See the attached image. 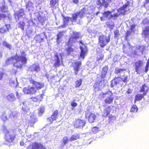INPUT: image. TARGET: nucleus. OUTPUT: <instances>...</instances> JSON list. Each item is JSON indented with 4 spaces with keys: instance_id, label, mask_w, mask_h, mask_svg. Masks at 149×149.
I'll list each match as a JSON object with an SVG mask.
<instances>
[{
    "instance_id": "obj_1",
    "label": "nucleus",
    "mask_w": 149,
    "mask_h": 149,
    "mask_svg": "<svg viewBox=\"0 0 149 149\" xmlns=\"http://www.w3.org/2000/svg\"><path fill=\"white\" fill-rule=\"evenodd\" d=\"M21 56L16 53L14 56L8 58L5 61L7 65H12L16 68L21 69L23 65L26 63L27 58L24 51L20 52Z\"/></svg>"
},
{
    "instance_id": "obj_2",
    "label": "nucleus",
    "mask_w": 149,
    "mask_h": 149,
    "mask_svg": "<svg viewBox=\"0 0 149 149\" xmlns=\"http://www.w3.org/2000/svg\"><path fill=\"white\" fill-rule=\"evenodd\" d=\"M28 79L30 83L33 86L24 88L23 91L25 93L30 95H35L37 90H40L45 87V84L43 82L36 81L32 77H29Z\"/></svg>"
},
{
    "instance_id": "obj_3",
    "label": "nucleus",
    "mask_w": 149,
    "mask_h": 149,
    "mask_svg": "<svg viewBox=\"0 0 149 149\" xmlns=\"http://www.w3.org/2000/svg\"><path fill=\"white\" fill-rule=\"evenodd\" d=\"M0 10L3 13H0V21L4 20L6 17H7L9 20L11 19L10 14L8 12V8L6 5V1L4 0H3L1 2H0Z\"/></svg>"
},
{
    "instance_id": "obj_4",
    "label": "nucleus",
    "mask_w": 149,
    "mask_h": 149,
    "mask_svg": "<svg viewBox=\"0 0 149 149\" xmlns=\"http://www.w3.org/2000/svg\"><path fill=\"white\" fill-rule=\"evenodd\" d=\"M16 137V134L13 130H6L4 131V139L6 142L8 143L13 142Z\"/></svg>"
},
{
    "instance_id": "obj_5",
    "label": "nucleus",
    "mask_w": 149,
    "mask_h": 149,
    "mask_svg": "<svg viewBox=\"0 0 149 149\" xmlns=\"http://www.w3.org/2000/svg\"><path fill=\"white\" fill-rule=\"evenodd\" d=\"M113 93L111 91H107L105 93H102L99 95L98 99H101L107 97L104 100L105 104H111L113 103L114 97L113 96Z\"/></svg>"
},
{
    "instance_id": "obj_6",
    "label": "nucleus",
    "mask_w": 149,
    "mask_h": 149,
    "mask_svg": "<svg viewBox=\"0 0 149 149\" xmlns=\"http://www.w3.org/2000/svg\"><path fill=\"white\" fill-rule=\"evenodd\" d=\"M110 40V35H101L99 36L98 44L101 48L104 47Z\"/></svg>"
},
{
    "instance_id": "obj_7",
    "label": "nucleus",
    "mask_w": 149,
    "mask_h": 149,
    "mask_svg": "<svg viewBox=\"0 0 149 149\" xmlns=\"http://www.w3.org/2000/svg\"><path fill=\"white\" fill-rule=\"evenodd\" d=\"M81 33L78 32H73L67 42V45H72L77 41L78 39L81 38Z\"/></svg>"
},
{
    "instance_id": "obj_8",
    "label": "nucleus",
    "mask_w": 149,
    "mask_h": 149,
    "mask_svg": "<svg viewBox=\"0 0 149 149\" xmlns=\"http://www.w3.org/2000/svg\"><path fill=\"white\" fill-rule=\"evenodd\" d=\"M81 11H78L72 14L71 19L72 22H76L77 21L78 16L80 18H82L85 12L88 11V10L85 8H83L81 9Z\"/></svg>"
},
{
    "instance_id": "obj_9",
    "label": "nucleus",
    "mask_w": 149,
    "mask_h": 149,
    "mask_svg": "<svg viewBox=\"0 0 149 149\" xmlns=\"http://www.w3.org/2000/svg\"><path fill=\"white\" fill-rule=\"evenodd\" d=\"M79 42L83 46H79L80 52L79 58V59L81 58L83 59L87 54L88 51L87 47L85 44L82 42V41H79Z\"/></svg>"
},
{
    "instance_id": "obj_10",
    "label": "nucleus",
    "mask_w": 149,
    "mask_h": 149,
    "mask_svg": "<svg viewBox=\"0 0 149 149\" xmlns=\"http://www.w3.org/2000/svg\"><path fill=\"white\" fill-rule=\"evenodd\" d=\"M97 0L96 2V5L99 6L98 8L104 7L105 8H107L109 4L112 2V0Z\"/></svg>"
},
{
    "instance_id": "obj_11",
    "label": "nucleus",
    "mask_w": 149,
    "mask_h": 149,
    "mask_svg": "<svg viewBox=\"0 0 149 149\" xmlns=\"http://www.w3.org/2000/svg\"><path fill=\"white\" fill-rule=\"evenodd\" d=\"M74 127L76 128H79L83 127L86 124L85 120L80 119H76L73 122Z\"/></svg>"
},
{
    "instance_id": "obj_12",
    "label": "nucleus",
    "mask_w": 149,
    "mask_h": 149,
    "mask_svg": "<svg viewBox=\"0 0 149 149\" xmlns=\"http://www.w3.org/2000/svg\"><path fill=\"white\" fill-rule=\"evenodd\" d=\"M27 149H46L41 144L37 142H34L29 145Z\"/></svg>"
},
{
    "instance_id": "obj_13",
    "label": "nucleus",
    "mask_w": 149,
    "mask_h": 149,
    "mask_svg": "<svg viewBox=\"0 0 149 149\" xmlns=\"http://www.w3.org/2000/svg\"><path fill=\"white\" fill-rule=\"evenodd\" d=\"M81 61L76 62L72 64V66L75 75H77L78 74V72L81 69Z\"/></svg>"
},
{
    "instance_id": "obj_14",
    "label": "nucleus",
    "mask_w": 149,
    "mask_h": 149,
    "mask_svg": "<svg viewBox=\"0 0 149 149\" xmlns=\"http://www.w3.org/2000/svg\"><path fill=\"white\" fill-rule=\"evenodd\" d=\"M114 106L111 105L108 106L102 112V116L103 117H106L110 114V112L114 108Z\"/></svg>"
},
{
    "instance_id": "obj_15",
    "label": "nucleus",
    "mask_w": 149,
    "mask_h": 149,
    "mask_svg": "<svg viewBox=\"0 0 149 149\" xmlns=\"http://www.w3.org/2000/svg\"><path fill=\"white\" fill-rule=\"evenodd\" d=\"M59 111L58 110H55L51 116L47 118V120L51 123H52L53 121L56 120Z\"/></svg>"
},
{
    "instance_id": "obj_16",
    "label": "nucleus",
    "mask_w": 149,
    "mask_h": 149,
    "mask_svg": "<svg viewBox=\"0 0 149 149\" xmlns=\"http://www.w3.org/2000/svg\"><path fill=\"white\" fill-rule=\"evenodd\" d=\"M104 81V80H101L99 81H96L93 85V90L95 92L97 91L100 90L101 88L100 87L102 86H103L104 84H101L102 81Z\"/></svg>"
},
{
    "instance_id": "obj_17",
    "label": "nucleus",
    "mask_w": 149,
    "mask_h": 149,
    "mask_svg": "<svg viewBox=\"0 0 149 149\" xmlns=\"http://www.w3.org/2000/svg\"><path fill=\"white\" fill-rule=\"evenodd\" d=\"M122 80V78L120 77H115L111 81V87L113 88L114 86L119 84Z\"/></svg>"
},
{
    "instance_id": "obj_18",
    "label": "nucleus",
    "mask_w": 149,
    "mask_h": 149,
    "mask_svg": "<svg viewBox=\"0 0 149 149\" xmlns=\"http://www.w3.org/2000/svg\"><path fill=\"white\" fill-rule=\"evenodd\" d=\"M149 91V87L146 84H143L140 88L139 92L143 93L145 96L146 95Z\"/></svg>"
},
{
    "instance_id": "obj_19",
    "label": "nucleus",
    "mask_w": 149,
    "mask_h": 149,
    "mask_svg": "<svg viewBox=\"0 0 149 149\" xmlns=\"http://www.w3.org/2000/svg\"><path fill=\"white\" fill-rule=\"evenodd\" d=\"M24 15V10L22 8L19 9L14 13L15 18L17 19H19L20 17H22Z\"/></svg>"
},
{
    "instance_id": "obj_20",
    "label": "nucleus",
    "mask_w": 149,
    "mask_h": 149,
    "mask_svg": "<svg viewBox=\"0 0 149 149\" xmlns=\"http://www.w3.org/2000/svg\"><path fill=\"white\" fill-rule=\"evenodd\" d=\"M111 13V12L107 10L104 11L102 13V16L100 17L101 21H104L105 20V18H107L108 19L109 16Z\"/></svg>"
},
{
    "instance_id": "obj_21",
    "label": "nucleus",
    "mask_w": 149,
    "mask_h": 149,
    "mask_svg": "<svg viewBox=\"0 0 149 149\" xmlns=\"http://www.w3.org/2000/svg\"><path fill=\"white\" fill-rule=\"evenodd\" d=\"M44 96V94L42 93L37 95L35 97H31V99L33 102H40L43 99Z\"/></svg>"
},
{
    "instance_id": "obj_22",
    "label": "nucleus",
    "mask_w": 149,
    "mask_h": 149,
    "mask_svg": "<svg viewBox=\"0 0 149 149\" xmlns=\"http://www.w3.org/2000/svg\"><path fill=\"white\" fill-rule=\"evenodd\" d=\"M96 116L94 113H91L88 116V120L90 123H92L94 122L96 119Z\"/></svg>"
},
{
    "instance_id": "obj_23",
    "label": "nucleus",
    "mask_w": 149,
    "mask_h": 149,
    "mask_svg": "<svg viewBox=\"0 0 149 149\" xmlns=\"http://www.w3.org/2000/svg\"><path fill=\"white\" fill-rule=\"evenodd\" d=\"M59 0H50V7L56 8L58 6Z\"/></svg>"
},
{
    "instance_id": "obj_24",
    "label": "nucleus",
    "mask_w": 149,
    "mask_h": 149,
    "mask_svg": "<svg viewBox=\"0 0 149 149\" xmlns=\"http://www.w3.org/2000/svg\"><path fill=\"white\" fill-rule=\"evenodd\" d=\"M55 57L56 58V59L55 60V62L53 66L55 68L59 67L61 65L60 60L59 58L58 54H56L54 55Z\"/></svg>"
},
{
    "instance_id": "obj_25",
    "label": "nucleus",
    "mask_w": 149,
    "mask_h": 149,
    "mask_svg": "<svg viewBox=\"0 0 149 149\" xmlns=\"http://www.w3.org/2000/svg\"><path fill=\"white\" fill-rule=\"evenodd\" d=\"M145 95L143 94H137L135 97V99L134 101V103H136L137 101H140L143 98H144Z\"/></svg>"
},
{
    "instance_id": "obj_26",
    "label": "nucleus",
    "mask_w": 149,
    "mask_h": 149,
    "mask_svg": "<svg viewBox=\"0 0 149 149\" xmlns=\"http://www.w3.org/2000/svg\"><path fill=\"white\" fill-rule=\"evenodd\" d=\"M7 100L10 102L14 101L16 99L14 94L13 93H10L6 97Z\"/></svg>"
},
{
    "instance_id": "obj_27",
    "label": "nucleus",
    "mask_w": 149,
    "mask_h": 149,
    "mask_svg": "<svg viewBox=\"0 0 149 149\" xmlns=\"http://www.w3.org/2000/svg\"><path fill=\"white\" fill-rule=\"evenodd\" d=\"M135 71L138 73L139 71V69L141 65V60H139L135 62Z\"/></svg>"
},
{
    "instance_id": "obj_28",
    "label": "nucleus",
    "mask_w": 149,
    "mask_h": 149,
    "mask_svg": "<svg viewBox=\"0 0 149 149\" xmlns=\"http://www.w3.org/2000/svg\"><path fill=\"white\" fill-rule=\"evenodd\" d=\"M32 71H35L36 72H39L40 70V66L38 65H36V64H33L31 66Z\"/></svg>"
},
{
    "instance_id": "obj_29",
    "label": "nucleus",
    "mask_w": 149,
    "mask_h": 149,
    "mask_svg": "<svg viewBox=\"0 0 149 149\" xmlns=\"http://www.w3.org/2000/svg\"><path fill=\"white\" fill-rule=\"evenodd\" d=\"M144 36L147 38L149 35V25L146 26L142 31V33Z\"/></svg>"
},
{
    "instance_id": "obj_30",
    "label": "nucleus",
    "mask_w": 149,
    "mask_h": 149,
    "mask_svg": "<svg viewBox=\"0 0 149 149\" xmlns=\"http://www.w3.org/2000/svg\"><path fill=\"white\" fill-rule=\"evenodd\" d=\"M80 135L78 133H76L72 135L69 139V141H72L79 139Z\"/></svg>"
},
{
    "instance_id": "obj_31",
    "label": "nucleus",
    "mask_w": 149,
    "mask_h": 149,
    "mask_svg": "<svg viewBox=\"0 0 149 149\" xmlns=\"http://www.w3.org/2000/svg\"><path fill=\"white\" fill-rule=\"evenodd\" d=\"M65 50L66 52L67 55L69 56L74 52V48H72L71 46H69L66 48Z\"/></svg>"
},
{
    "instance_id": "obj_32",
    "label": "nucleus",
    "mask_w": 149,
    "mask_h": 149,
    "mask_svg": "<svg viewBox=\"0 0 149 149\" xmlns=\"http://www.w3.org/2000/svg\"><path fill=\"white\" fill-rule=\"evenodd\" d=\"M44 39L40 35H37L35 37L36 41L38 43H40L43 42Z\"/></svg>"
},
{
    "instance_id": "obj_33",
    "label": "nucleus",
    "mask_w": 149,
    "mask_h": 149,
    "mask_svg": "<svg viewBox=\"0 0 149 149\" xmlns=\"http://www.w3.org/2000/svg\"><path fill=\"white\" fill-rule=\"evenodd\" d=\"M5 26L6 29L4 27H2L0 29V33H3L6 32V31H8L10 28V26L8 24H6Z\"/></svg>"
},
{
    "instance_id": "obj_34",
    "label": "nucleus",
    "mask_w": 149,
    "mask_h": 149,
    "mask_svg": "<svg viewBox=\"0 0 149 149\" xmlns=\"http://www.w3.org/2000/svg\"><path fill=\"white\" fill-rule=\"evenodd\" d=\"M61 16L63 18V21L64 24L67 23L69 22L70 19H72V18H71L69 17H65L63 14H62Z\"/></svg>"
},
{
    "instance_id": "obj_35",
    "label": "nucleus",
    "mask_w": 149,
    "mask_h": 149,
    "mask_svg": "<svg viewBox=\"0 0 149 149\" xmlns=\"http://www.w3.org/2000/svg\"><path fill=\"white\" fill-rule=\"evenodd\" d=\"M82 79H79L78 80H77L75 82V88H78L82 84Z\"/></svg>"
},
{
    "instance_id": "obj_36",
    "label": "nucleus",
    "mask_w": 149,
    "mask_h": 149,
    "mask_svg": "<svg viewBox=\"0 0 149 149\" xmlns=\"http://www.w3.org/2000/svg\"><path fill=\"white\" fill-rule=\"evenodd\" d=\"M126 70L125 69H122L117 68L115 69V73L116 74H119L122 73L123 72Z\"/></svg>"
},
{
    "instance_id": "obj_37",
    "label": "nucleus",
    "mask_w": 149,
    "mask_h": 149,
    "mask_svg": "<svg viewBox=\"0 0 149 149\" xmlns=\"http://www.w3.org/2000/svg\"><path fill=\"white\" fill-rule=\"evenodd\" d=\"M130 4L129 1H127L125 4L123 5L122 7L120 8V10L121 11H125V9L127 8V7Z\"/></svg>"
},
{
    "instance_id": "obj_38",
    "label": "nucleus",
    "mask_w": 149,
    "mask_h": 149,
    "mask_svg": "<svg viewBox=\"0 0 149 149\" xmlns=\"http://www.w3.org/2000/svg\"><path fill=\"white\" fill-rule=\"evenodd\" d=\"M33 3L30 1H28L26 3V9H28V11L30 10V8L32 7Z\"/></svg>"
},
{
    "instance_id": "obj_39",
    "label": "nucleus",
    "mask_w": 149,
    "mask_h": 149,
    "mask_svg": "<svg viewBox=\"0 0 149 149\" xmlns=\"http://www.w3.org/2000/svg\"><path fill=\"white\" fill-rule=\"evenodd\" d=\"M69 139L67 136H65L63 137V143L61 144V146H65L69 142Z\"/></svg>"
},
{
    "instance_id": "obj_40",
    "label": "nucleus",
    "mask_w": 149,
    "mask_h": 149,
    "mask_svg": "<svg viewBox=\"0 0 149 149\" xmlns=\"http://www.w3.org/2000/svg\"><path fill=\"white\" fill-rule=\"evenodd\" d=\"M118 16L119 15L118 13H115L113 15H112L111 14L109 16L108 19L110 20L111 19H116L118 17Z\"/></svg>"
},
{
    "instance_id": "obj_41",
    "label": "nucleus",
    "mask_w": 149,
    "mask_h": 149,
    "mask_svg": "<svg viewBox=\"0 0 149 149\" xmlns=\"http://www.w3.org/2000/svg\"><path fill=\"white\" fill-rule=\"evenodd\" d=\"M108 122L109 123L113 122L116 119V116L112 115H110L108 116Z\"/></svg>"
},
{
    "instance_id": "obj_42",
    "label": "nucleus",
    "mask_w": 149,
    "mask_h": 149,
    "mask_svg": "<svg viewBox=\"0 0 149 149\" xmlns=\"http://www.w3.org/2000/svg\"><path fill=\"white\" fill-rule=\"evenodd\" d=\"M2 45L3 47H6L9 49H10L11 48V45L8 43L6 41H3L2 42Z\"/></svg>"
},
{
    "instance_id": "obj_43",
    "label": "nucleus",
    "mask_w": 149,
    "mask_h": 149,
    "mask_svg": "<svg viewBox=\"0 0 149 149\" xmlns=\"http://www.w3.org/2000/svg\"><path fill=\"white\" fill-rule=\"evenodd\" d=\"M138 110V108L136 105L134 104L132 107L130 111L132 112H136Z\"/></svg>"
},
{
    "instance_id": "obj_44",
    "label": "nucleus",
    "mask_w": 149,
    "mask_h": 149,
    "mask_svg": "<svg viewBox=\"0 0 149 149\" xmlns=\"http://www.w3.org/2000/svg\"><path fill=\"white\" fill-rule=\"evenodd\" d=\"M6 75V74L4 72V70L2 69H1L0 70V80H1L4 76Z\"/></svg>"
},
{
    "instance_id": "obj_45",
    "label": "nucleus",
    "mask_w": 149,
    "mask_h": 149,
    "mask_svg": "<svg viewBox=\"0 0 149 149\" xmlns=\"http://www.w3.org/2000/svg\"><path fill=\"white\" fill-rule=\"evenodd\" d=\"M18 27L21 29L22 30H24V27L25 25V23L23 22H20L18 23Z\"/></svg>"
},
{
    "instance_id": "obj_46",
    "label": "nucleus",
    "mask_w": 149,
    "mask_h": 149,
    "mask_svg": "<svg viewBox=\"0 0 149 149\" xmlns=\"http://www.w3.org/2000/svg\"><path fill=\"white\" fill-rule=\"evenodd\" d=\"M17 113L16 111H12L10 114L9 117L11 118H14L17 116Z\"/></svg>"
},
{
    "instance_id": "obj_47",
    "label": "nucleus",
    "mask_w": 149,
    "mask_h": 149,
    "mask_svg": "<svg viewBox=\"0 0 149 149\" xmlns=\"http://www.w3.org/2000/svg\"><path fill=\"white\" fill-rule=\"evenodd\" d=\"M1 120L5 122L8 120L7 116L5 113H3L1 117Z\"/></svg>"
},
{
    "instance_id": "obj_48",
    "label": "nucleus",
    "mask_w": 149,
    "mask_h": 149,
    "mask_svg": "<svg viewBox=\"0 0 149 149\" xmlns=\"http://www.w3.org/2000/svg\"><path fill=\"white\" fill-rule=\"evenodd\" d=\"M108 70V67L107 65H105L103 67L101 72L107 74Z\"/></svg>"
},
{
    "instance_id": "obj_49",
    "label": "nucleus",
    "mask_w": 149,
    "mask_h": 149,
    "mask_svg": "<svg viewBox=\"0 0 149 149\" xmlns=\"http://www.w3.org/2000/svg\"><path fill=\"white\" fill-rule=\"evenodd\" d=\"M149 3V0H145V1L144 2L143 6L146 8H149V6L148 5V3Z\"/></svg>"
},
{
    "instance_id": "obj_50",
    "label": "nucleus",
    "mask_w": 149,
    "mask_h": 149,
    "mask_svg": "<svg viewBox=\"0 0 149 149\" xmlns=\"http://www.w3.org/2000/svg\"><path fill=\"white\" fill-rule=\"evenodd\" d=\"M91 130L93 133H96L99 131V127L96 126L92 128Z\"/></svg>"
},
{
    "instance_id": "obj_51",
    "label": "nucleus",
    "mask_w": 149,
    "mask_h": 149,
    "mask_svg": "<svg viewBox=\"0 0 149 149\" xmlns=\"http://www.w3.org/2000/svg\"><path fill=\"white\" fill-rule=\"evenodd\" d=\"M63 35L62 33L61 32H59L58 33L57 35V37L56 38L57 42H58L59 40Z\"/></svg>"
},
{
    "instance_id": "obj_52",
    "label": "nucleus",
    "mask_w": 149,
    "mask_h": 149,
    "mask_svg": "<svg viewBox=\"0 0 149 149\" xmlns=\"http://www.w3.org/2000/svg\"><path fill=\"white\" fill-rule=\"evenodd\" d=\"M131 31H130L129 30L127 31L126 32L125 36V39L127 40V37L129 36L131 34Z\"/></svg>"
},
{
    "instance_id": "obj_53",
    "label": "nucleus",
    "mask_w": 149,
    "mask_h": 149,
    "mask_svg": "<svg viewBox=\"0 0 149 149\" xmlns=\"http://www.w3.org/2000/svg\"><path fill=\"white\" fill-rule=\"evenodd\" d=\"M114 34L115 37H117L119 35H120V33H119V31L117 29L116 30L114 31Z\"/></svg>"
},
{
    "instance_id": "obj_54",
    "label": "nucleus",
    "mask_w": 149,
    "mask_h": 149,
    "mask_svg": "<svg viewBox=\"0 0 149 149\" xmlns=\"http://www.w3.org/2000/svg\"><path fill=\"white\" fill-rule=\"evenodd\" d=\"M43 111H44L43 108H40L38 109V114L40 116L43 113Z\"/></svg>"
},
{
    "instance_id": "obj_55",
    "label": "nucleus",
    "mask_w": 149,
    "mask_h": 149,
    "mask_svg": "<svg viewBox=\"0 0 149 149\" xmlns=\"http://www.w3.org/2000/svg\"><path fill=\"white\" fill-rule=\"evenodd\" d=\"M107 74L101 72L100 77L101 79H104L106 77Z\"/></svg>"
},
{
    "instance_id": "obj_56",
    "label": "nucleus",
    "mask_w": 149,
    "mask_h": 149,
    "mask_svg": "<svg viewBox=\"0 0 149 149\" xmlns=\"http://www.w3.org/2000/svg\"><path fill=\"white\" fill-rule=\"evenodd\" d=\"M77 104L74 102H72L71 103V105L72 107H75L77 106Z\"/></svg>"
},
{
    "instance_id": "obj_57",
    "label": "nucleus",
    "mask_w": 149,
    "mask_h": 149,
    "mask_svg": "<svg viewBox=\"0 0 149 149\" xmlns=\"http://www.w3.org/2000/svg\"><path fill=\"white\" fill-rule=\"evenodd\" d=\"M149 66V64H146L145 67V71H144L146 73L148 71Z\"/></svg>"
},
{
    "instance_id": "obj_58",
    "label": "nucleus",
    "mask_w": 149,
    "mask_h": 149,
    "mask_svg": "<svg viewBox=\"0 0 149 149\" xmlns=\"http://www.w3.org/2000/svg\"><path fill=\"white\" fill-rule=\"evenodd\" d=\"M132 89H131L130 88H129L127 89V90L126 92V93L128 94H130L132 93Z\"/></svg>"
},
{
    "instance_id": "obj_59",
    "label": "nucleus",
    "mask_w": 149,
    "mask_h": 149,
    "mask_svg": "<svg viewBox=\"0 0 149 149\" xmlns=\"http://www.w3.org/2000/svg\"><path fill=\"white\" fill-rule=\"evenodd\" d=\"M103 58V56H101L99 57H97V61H99L100 60H102Z\"/></svg>"
},
{
    "instance_id": "obj_60",
    "label": "nucleus",
    "mask_w": 149,
    "mask_h": 149,
    "mask_svg": "<svg viewBox=\"0 0 149 149\" xmlns=\"http://www.w3.org/2000/svg\"><path fill=\"white\" fill-rule=\"evenodd\" d=\"M144 24H149V21H148V19H144Z\"/></svg>"
},
{
    "instance_id": "obj_61",
    "label": "nucleus",
    "mask_w": 149,
    "mask_h": 149,
    "mask_svg": "<svg viewBox=\"0 0 149 149\" xmlns=\"http://www.w3.org/2000/svg\"><path fill=\"white\" fill-rule=\"evenodd\" d=\"M122 81H123L124 82H126L127 81V77L126 76L124 78V79H122Z\"/></svg>"
},
{
    "instance_id": "obj_62",
    "label": "nucleus",
    "mask_w": 149,
    "mask_h": 149,
    "mask_svg": "<svg viewBox=\"0 0 149 149\" xmlns=\"http://www.w3.org/2000/svg\"><path fill=\"white\" fill-rule=\"evenodd\" d=\"M136 26L135 24H132L130 26V30L132 31L133 29H134Z\"/></svg>"
},
{
    "instance_id": "obj_63",
    "label": "nucleus",
    "mask_w": 149,
    "mask_h": 149,
    "mask_svg": "<svg viewBox=\"0 0 149 149\" xmlns=\"http://www.w3.org/2000/svg\"><path fill=\"white\" fill-rule=\"evenodd\" d=\"M16 96L17 97V98L19 99L20 98V97L17 91L16 92Z\"/></svg>"
},
{
    "instance_id": "obj_64",
    "label": "nucleus",
    "mask_w": 149,
    "mask_h": 149,
    "mask_svg": "<svg viewBox=\"0 0 149 149\" xmlns=\"http://www.w3.org/2000/svg\"><path fill=\"white\" fill-rule=\"evenodd\" d=\"M72 2L76 4H77L79 3L78 0H73Z\"/></svg>"
}]
</instances>
